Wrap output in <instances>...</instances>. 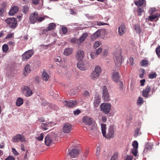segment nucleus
Listing matches in <instances>:
<instances>
[{
	"label": "nucleus",
	"instance_id": "nucleus-5",
	"mask_svg": "<svg viewBox=\"0 0 160 160\" xmlns=\"http://www.w3.org/2000/svg\"><path fill=\"white\" fill-rule=\"evenodd\" d=\"M12 141L13 142H23L26 141V139L24 136L18 134L12 138Z\"/></svg>",
	"mask_w": 160,
	"mask_h": 160
},
{
	"label": "nucleus",
	"instance_id": "nucleus-15",
	"mask_svg": "<svg viewBox=\"0 0 160 160\" xmlns=\"http://www.w3.org/2000/svg\"><path fill=\"white\" fill-rule=\"evenodd\" d=\"M44 139L45 144L47 146H49L52 142V135L51 134H48L45 137Z\"/></svg>",
	"mask_w": 160,
	"mask_h": 160
},
{
	"label": "nucleus",
	"instance_id": "nucleus-2",
	"mask_svg": "<svg viewBox=\"0 0 160 160\" xmlns=\"http://www.w3.org/2000/svg\"><path fill=\"white\" fill-rule=\"evenodd\" d=\"M46 18H48L47 16L44 17L39 16L38 13L35 12L31 13L29 17V20L31 23L34 24L37 22H41L44 20Z\"/></svg>",
	"mask_w": 160,
	"mask_h": 160
},
{
	"label": "nucleus",
	"instance_id": "nucleus-49",
	"mask_svg": "<svg viewBox=\"0 0 160 160\" xmlns=\"http://www.w3.org/2000/svg\"><path fill=\"white\" fill-rule=\"evenodd\" d=\"M108 50L107 49H105V50H104L102 54V56L105 57L107 56L108 53Z\"/></svg>",
	"mask_w": 160,
	"mask_h": 160
},
{
	"label": "nucleus",
	"instance_id": "nucleus-18",
	"mask_svg": "<svg viewBox=\"0 0 160 160\" xmlns=\"http://www.w3.org/2000/svg\"><path fill=\"white\" fill-rule=\"evenodd\" d=\"M77 66L78 68L81 70H85L87 69L86 65L82 61H79L78 63Z\"/></svg>",
	"mask_w": 160,
	"mask_h": 160
},
{
	"label": "nucleus",
	"instance_id": "nucleus-45",
	"mask_svg": "<svg viewBox=\"0 0 160 160\" xmlns=\"http://www.w3.org/2000/svg\"><path fill=\"white\" fill-rule=\"evenodd\" d=\"M7 44L10 46H13L15 45V43L14 40H11L8 41Z\"/></svg>",
	"mask_w": 160,
	"mask_h": 160
},
{
	"label": "nucleus",
	"instance_id": "nucleus-26",
	"mask_svg": "<svg viewBox=\"0 0 160 160\" xmlns=\"http://www.w3.org/2000/svg\"><path fill=\"white\" fill-rule=\"evenodd\" d=\"M113 80L116 82L119 80V76L118 73L117 72H114L112 75Z\"/></svg>",
	"mask_w": 160,
	"mask_h": 160
},
{
	"label": "nucleus",
	"instance_id": "nucleus-44",
	"mask_svg": "<svg viewBox=\"0 0 160 160\" xmlns=\"http://www.w3.org/2000/svg\"><path fill=\"white\" fill-rule=\"evenodd\" d=\"M116 82L117 83L118 85L119 86V88L121 90H122V89L123 86V83L122 82L119 80L118 82Z\"/></svg>",
	"mask_w": 160,
	"mask_h": 160
},
{
	"label": "nucleus",
	"instance_id": "nucleus-41",
	"mask_svg": "<svg viewBox=\"0 0 160 160\" xmlns=\"http://www.w3.org/2000/svg\"><path fill=\"white\" fill-rule=\"evenodd\" d=\"M137 11L138 15L141 16L142 15L141 13L144 12V9L143 8H140L138 7Z\"/></svg>",
	"mask_w": 160,
	"mask_h": 160
},
{
	"label": "nucleus",
	"instance_id": "nucleus-28",
	"mask_svg": "<svg viewBox=\"0 0 160 160\" xmlns=\"http://www.w3.org/2000/svg\"><path fill=\"white\" fill-rule=\"evenodd\" d=\"M100 99L98 97H95L94 100V105L95 107H98L100 103Z\"/></svg>",
	"mask_w": 160,
	"mask_h": 160
},
{
	"label": "nucleus",
	"instance_id": "nucleus-17",
	"mask_svg": "<svg viewBox=\"0 0 160 160\" xmlns=\"http://www.w3.org/2000/svg\"><path fill=\"white\" fill-rule=\"evenodd\" d=\"M151 87L148 85L146 88L143 89L142 91V95L145 97L148 98L151 95H149V93L151 92Z\"/></svg>",
	"mask_w": 160,
	"mask_h": 160
},
{
	"label": "nucleus",
	"instance_id": "nucleus-55",
	"mask_svg": "<svg viewBox=\"0 0 160 160\" xmlns=\"http://www.w3.org/2000/svg\"><path fill=\"white\" fill-rule=\"evenodd\" d=\"M102 51V49L101 48H98L96 51V52H95V53L98 55H99L101 52Z\"/></svg>",
	"mask_w": 160,
	"mask_h": 160
},
{
	"label": "nucleus",
	"instance_id": "nucleus-19",
	"mask_svg": "<svg viewBox=\"0 0 160 160\" xmlns=\"http://www.w3.org/2000/svg\"><path fill=\"white\" fill-rule=\"evenodd\" d=\"M49 76L46 72L45 70H43L42 72V80L45 82H47L49 78Z\"/></svg>",
	"mask_w": 160,
	"mask_h": 160
},
{
	"label": "nucleus",
	"instance_id": "nucleus-24",
	"mask_svg": "<svg viewBox=\"0 0 160 160\" xmlns=\"http://www.w3.org/2000/svg\"><path fill=\"white\" fill-rule=\"evenodd\" d=\"M56 27V25L55 23H51L48 25V27L46 29L43 30V33L45 32L46 31L52 30L54 29Z\"/></svg>",
	"mask_w": 160,
	"mask_h": 160
},
{
	"label": "nucleus",
	"instance_id": "nucleus-14",
	"mask_svg": "<svg viewBox=\"0 0 160 160\" xmlns=\"http://www.w3.org/2000/svg\"><path fill=\"white\" fill-rule=\"evenodd\" d=\"M75 57L77 60L81 61L84 57V52L82 50H78L76 52Z\"/></svg>",
	"mask_w": 160,
	"mask_h": 160
},
{
	"label": "nucleus",
	"instance_id": "nucleus-57",
	"mask_svg": "<svg viewBox=\"0 0 160 160\" xmlns=\"http://www.w3.org/2000/svg\"><path fill=\"white\" fill-rule=\"evenodd\" d=\"M78 39L74 38L71 39V42L72 43L77 44V42H78Z\"/></svg>",
	"mask_w": 160,
	"mask_h": 160
},
{
	"label": "nucleus",
	"instance_id": "nucleus-25",
	"mask_svg": "<svg viewBox=\"0 0 160 160\" xmlns=\"http://www.w3.org/2000/svg\"><path fill=\"white\" fill-rule=\"evenodd\" d=\"M146 148L144 149L143 152L146 153L148 151H150L152 148L153 144L151 143H148L146 144Z\"/></svg>",
	"mask_w": 160,
	"mask_h": 160
},
{
	"label": "nucleus",
	"instance_id": "nucleus-11",
	"mask_svg": "<svg viewBox=\"0 0 160 160\" xmlns=\"http://www.w3.org/2000/svg\"><path fill=\"white\" fill-rule=\"evenodd\" d=\"M72 130V126L69 123H66L63 125V131L65 133H68Z\"/></svg>",
	"mask_w": 160,
	"mask_h": 160
},
{
	"label": "nucleus",
	"instance_id": "nucleus-52",
	"mask_svg": "<svg viewBox=\"0 0 160 160\" xmlns=\"http://www.w3.org/2000/svg\"><path fill=\"white\" fill-rule=\"evenodd\" d=\"M118 153L116 152L115 153L111 158H112V160H113H113H116L118 159Z\"/></svg>",
	"mask_w": 160,
	"mask_h": 160
},
{
	"label": "nucleus",
	"instance_id": "nucleus-63",
	"mask_svg": "<svg viewBox=\"0 0 160 160\" xmlns=\"http://www.w3.org/2000/svg\"><path fill=\"white\" fill-rule=\"evenodd\" d=\"M81 112V111L78 109H77L73 111V113L74 115L79 114Z\"/></svg>",
	"mask_w": 160,
	"mask_h": 160
},
{
	"label": "nucleus",
	"instance_id": "nucleus-64",
	"mask_svg": "<svg viewBox=\"0 0 160 160\" xmlns=\"http://www.w3.org/2000/svg\"><path fill=\"white\" fill-rule=\"evenodd\" d=\"M155 10L156 9L155 8H151L150 9L149 12L151 14H152V13L155 11Z\"/></svg>",
	"mask_w": 160,
	"mask_h": 160
},
{
	"label": "nucleus",
	"instance_id": "nucleus-9",
	"mask_svg": "<svg viewBox=\"0 0 160 160\" xmlns=\"http://www.w3.org/2000/svg\"><path fill=\"white\" fill-rule=\"evenodd\" d=\"M22 90L26 97H30L32 94V91L28 86H24L23 87L22 89Z\"/></svg>",
	"mask_w": 160,
	"mask_h": 160
},
{
	"label": "nucleus",
	"instance_id": "nucleus-37",
	"mask_svg": "<svg viewBox=\"0 0 160 160\" xmlns=\"http://www.w3.org/2000/svg\"><path fill=\"white\" fill-rule=\"evenodd\" d=\"M158 15H159V16H160V15L158 13H156L155 14L149 16L148 18L149 19L150 21H152L154 19L158 17Z\"/></svg>",
	"mask_w": 160,
	"mask_h": 160
},
{
	"label": "nucleus",
	"instance_id": "nucleus-4",
	"mask_svg": "<svg viewBox=\"0 0 160 160\" xmlns=\"http://www.w3.org/2000/svg\"><path fill=\"white\" fill-rule=\"evenodd\" d=\"M101 67L98 66H96L93 71L90 75V78L93 80H96L99 76L101 72Z\"/></svg>",
	"mask_w": 160,
	"mask_h": 160
},
{
	"label": "nucleus",
	"instance_id": "nucleus-53",
	"mask_svg": "<svg viewBox=\"0 0 160 160\" xmlns=\"http://www.w3.org/2000/svg\"><path fill=\"white\" fill-rule=\"evenodd\" d=\"M90 94L88 91H85L83 93V95L84 97H88Z\"/></svg>",
	"mask_w": 160,
	"mask_h": 160
},
{
	"label": "nucleus",
	"instance_id": "nucleus-62",
	"mask_svg": "<svg viewBox=\"0 0 160 160\" xmlns=\"http://www.w3.org/2000/svg\"><path fill=\"white\" fill-rule=\"evenodd\" d=\"M133 61L134 59L133 58L131 57L129 59V62H130V64L131 65H133Z\"/></svg>",
	"mask_w": 160,
	"mask_h": 160
},
{
	"label": "nucleus",
	"instance_id": "nucleus-51",
	"mask_svg": "<svg viewBox=\"0 0 160 160\" xmlns=\"http://www.w3.org/2000/svg\"><path fill=\"white\" fill-rule=\"evenodd\" d=\"M157 55L158 57H160V46L157 47L156 49Z\"/></svg>",
	"mask_w": 160,
	"mask_h": 160
},
{
	"label": "nucleus",
	"instance_id": "nucleus-42",
	"mask_svg": "<svg viewBox=\"0 0 160 160\" xmlns=\"http://www.w3.org/2000/svg\"><path fill=\"white\" fill-rule=\"evenodd\" d=\"M142 66H146L148 64V62L146 60H142L140 62Z\"/></svg>",
	"mask_w": 160,
	"mask_h": 160
},
{
	"label": "nucleus",
	"instance_id": "nucleus-32",
	"mask_svg": "<svg viewBox=\"0 0 160 160\" xmlns=\"http://www.w3.org/2000/svg\"><path fill=\"white\" fill-rule=\"evenodd\" d=\"M145 2V0H139L138 1H136L135 3L136 5L139 7L143 5Z\"/></svg>",
	"mask_w": 160,
	"mask_h": 160
},
{
	"label": "nucleus",
	"instance_id": "nucleus-43",
	"mask_svg": "<svg viewBox=\"0 0 160 160\" xmlns=\"http://www.w3.org/2000/svg\"><path fill=\"white\" fill-rule=\"evenodd\" d=\"M101 44V43L99 41H96L93 45V48H96L99 47Z\"/></svg>",
	"mask_w": 160,
	"mask_h": 160
},
{
	"label": "nucleus",
	"instance_id": "nucleus-50",
	"mask_svg": "<svg viewBox=\"0 0 160 160\" xmlns=\"http://www.w3.org/2000/svg\"><path fill=\"white\" fill-rule=\"evenodd\" d=\"M91 58L92 59H94L97 57L98 55L95 53V52H93L90 53Z\"/></svg>",
	"mask_w": 160,
	"mask_h": 160
},
{
	"label": "nucleus",
	"instance_id": "nucleus-47",
	"mask_svg": "<svg viewBox=\"0 0 160 160\" xmlns=\"http://www.w3.org/2000/svg\"><path fill=\"white\" fill-rule=\"evenodd\" d=\"M138 148H133L132 149V153L135 156H136L138 152Z\"/></svg>",
	"mask_w": 160,
	"mask_h": 160
},
{
	"label": "nucleus",
	"instance_id": "nucleus-27",
	"mask_svg": "<svg viewBox=\"0 0 160 160\" xmlns=\"http://www.w3.org/2000/svg\"><path fill=\"white\" fill-rule=\"evenodd\" d=\"M31 71V68L29 64L27 65L24 68V74L26 76Z\"/></svg>",
	"mask_w": 160,
	"mask_h": 160
},
{
	"label": "nucleus",
	"instance_id": "nucleus-22",
	"mask_svg": "<svg viewBox=\"0 0 160 160\" xmlns=\"http://www.w3.org/2000/svg\"><path fill=\"white\" fill-rule=\"evenodd\" d=\"M125 27L124 23H122L118 28V33L120 35H122L125 32Z\"/></svg>",
	"mask_w": 160,
	"mask_h": 160
},
{
	"label": "nucleus",
	"instance_id": "nucleus-10",
	"mask_svg": "<svg viewBox=\"0 0 160 160\" xmlns=\"http://www.w3.org/2000/svg\"><path fill=\"white\" fill-rule=\"evenodd\" d=\"M102 93L103 97L105 101H108L109 98V97L107 87L104 86L102 88Z\"/></svg>",
	"mask_w": 160,
	"mask_h": 160
},
{
	"label": "nucleus",
	"instance_id": "nucleus-7",
	"mask_svg": "<svg viewBox=\"0 0 160 160\" xmlns=\"http://www.w3.org/2000/svg\"><path fill=\"white\" fill-rule=\"evenodd\" d=\"M5 22L11 28H15L17 26V21L14 18H8L5 20Z\"/></svg>",
	"mask_w": 160,
	"mask_h": 160
},
{
	"label": "nucleus",
	"instance_id": "nucleus-3",
	"mask_svg": "<svg viewBox=\"0 0 160 160\" xmlns=\"http://www.w3.org/2000/svg\"><path fill=\"white\" fill-rule=\"evenodd\" d=\"M122 50L121 49L116 51L114 53V60L116 65L119 67L121 65L122 61Z\"/></svg>",
	"mask_w": 160,
	"mask_h": 160
},
{
	"label": "nucleus",
	"instance_id": "nucleus-34",
	"mask_svg": "<svg viewBox=\"0 0 160 160\" xmlns=\"http://www.w3.org/2000/svg\"><path fill=\"white\" fill-rule=\"evenodd\" d=\"M134 28L137 33H140L141 32V28L139 25H135L134 26Z\"/></svg>",
	"mask_w": 160,
	"mask_h": 160
},
{
	"label": "nucleus",
	"instance_id": "nucleus-20",
	"mask_svg": "<svg viewBox=\"0 0 160 160\" xmlns=\"http://www.w3.org/2000/svg\"><path fill=\"white\" fill-rule=\"evenodd\" d=\"M49 124L50 125V126H53L54 125V124L52 122L43 123L42 124L41 127L44 130H48L49 129Z\"/></svg>",
	"mask_w": 160,
	"mask_h": 160
},
{
	"label": "nucleus",
	"instance_id": "nucleus-21",
	"mask_svg": "<svg viewBox=\"0 0 160 160\" xmlns=\"http://www.w3.org/2000/svg\"><path fill=\"white\" fill-rule=\"evenodd\" d=\"M88 34L87 33H83L82 36L78 39V42H77V44L79 45L83 42L85 38L88 36Z\"/></svg>",
	"mask_w": 160,
	"mask_h": 160
},
{
	"label": "nucleus",
	"instance_id": "nucleus-23",
	"mask_svg": "<svg viewBox=\"0 0 160 160\" xmlns=\"http://www.w3.org/2000/svg\"><path fill=\"white\" fill-rule=\"evenodd\" d=\"M18 6H14L10 10L9 14L10 15L13 16L18 11Z\"/></svg>",
	"mask_w": 160,
	"mask_h": 160
},
{
	"label": "nucleus",
	"instance_id": "nucleus-1",
	"mask_svg": "<svg viewBox=\"0 0 160 160\" xmlns=\"http://www.w3.org/2000/svg\"><path fill=\"white\" fill-rule=\"evenodd\" d=\"M101 130L103 136L106 138L109 139L113 137L114 134V128L113 126H110L108 129L107 134H106V126L105 124H101Z\"/></svg>",
	"mask_w": 160,
	"mask_h": 160
},
{
	"label": "nucleus",
	"instance_id": "nucleus-40",
	"mask_svg": "<svg viewBox=\"0 0 160 160\" xmlns=\"http://www.w3.org/2000/svg\"><path fill=\"white\" fill-rule=\"evenodd\" d=\"M29 11L28 7L27 6L25 5L24 6L22 9V12L25 14H26Z\"/></svg>",
	"mask_w": 160,
	"mask_h": 160
},
{
	"label": "nucleus",
	"instance_id": "nucleus-58",
	"mask_svg": "<svg viewBox=\"0 0 160 160\" xmlns=\"http://www.w3.org/2000/svg\"><path fill=\"white\" fill-rule=\"evenodd\" d=\"M133 157L130 155H127L124 160H132Z\"/></svg>",
	"mask_w": 160,
	"mask_h": 160
},
{
	"label": "nucleus",
	"instance_id": "nucleus-8",
	"mask_svg": "<svg viewBox=\"0 0 160 160\" xmlns=\"http://www.w3.org/2000/svg\"><path fill=\"white\" fill-rule=\"evenodd\" d=\"M34 53V51L33 50H30L26 51L22 55V60H27L32 56Z\"/></svg>",
	"mask_w": 160,
	"mask_h": 160
},
{
	"label": "nucleus",
	"instance_id": "nucleus-30",
	"mask_svg": "<svg viewBox=\"0 0 160 160\" xmlns=\"http://www.w3.org/2000/svg\"><path fill=\"white\" fill-rule=\"evenodd\" d=\"M23 103V100L21 98H18L16 101V105L17 106L19 107L21 106Z\"/></svg>",
	"mask_w": 160,
	"mask_h": 160
},
{
	"label": "nucleus",
	"instance_id": "nucleus-16",
	"mask_svg": "<svg viewBox=\"0 0 160 160\" xmlns=\"http://www.w3.org/2000/svg\"><path fill=\"white\" fill-rule=\"evenodd\" d=\"M64 104L68 107H73L77 104V102L74 100L69 101H65L63 102Z\"/></svg>",
	"mask_w": 160,
	"mask_h": 160
},
{
	"label": "nucleus",
	"instance_id": "nucleus-56",
	"mask_svg": "<svg viewBox=\"0 0 160 160\" xmlns=\"http://www.w3.org/2000/svg\"><path fill=\"white\" fill-rule=\"evenodd\" d=\"M5 160H15V158L12 156H9Z\"/></svg>",
	"mask_w": 160,
	"mask_h": 160
},
{
	"label": "nucleus",
	"instance_id": "nucleus-6",
	"mask_svg": "<svg viewBox=\"0 0 160 160\" xmlns=\"http://www.w3.org/2000/svg\"><path fill=\"white\" fill-rule=\"evenodd\" d=\"M111 105L108 103H102L100 105V108L102 111L105 114H108L111 109Z\"/></svg>",
	"mask_w": 160,
	"mask_h": 160
},
{
	"label": "nucleus",
	"instance_id": "nucleus-59",
	"mask_svg": "<svg viewBox=\"0 0 160 160\" xmlns=\"http://www.w3.org/2000/svg\"><path fill=\"white\" fill-rule=\"evenodd\" d=\"M55 60L56 62H59L61 61V59L60 57L56 56L55 58Z\"/></svg>",
	"mask_w": 160,
	"mask_h": 160
},
{
	"label": "nucleus",
	"instance_id": "nucleus-33",
	"mask_svg": "<svg viewBox=\"0 0 160 160\" xmlns=\"http://www.w3.org/2000/svg\"><path fill=\"white\" fill-rule=\"evenodd\" d=\"M157 76V73L155 72H152L149 74L148 77L151 79H152L155 78Z\"/></svg>",
	"mask_w": 160,
	"mask_h": 160
},
{
	"label": "nucleus",
	"instance_id": "nucleus-35",
	"mask_svg": "<svg viewBox=\"0 0 160 160\" xmlns=\"http://www.w3.org/2000/svg\"><path fill=\"white\" fill-rule=\"evenodd\" d=\"M90 125L91 126L90 129L91 130L96 131L97 130V125L95 121Z\"/></svg>",
	"mask_w": 160,
	"mask_h": 160
},
{
	"label": "nucleus",
	"instance_id": "nucleus-46",
	"mask_svg": "<svg viewBox=\"0 0 160 160\" xmlns=\"http://www.w3.org/2000/svg\"><path fill=\"white\" fill-rule=\"evenodd\" d=\"M132 145L133 148H138V143L136 141H134L132 143Z\"/></svg>",
	"mask_w": 160,
	"mask_h": 160
},
{
	"label": "nucleus",
	"instance_id": "nucleus-29",
	"mask_svg": "<svg viewBox=\"0 0 160 160\" xmlns=\"http://www.w3.org/2000/svg\"><path fill=\"white\" fill-rule=\"evenodd\" d=\"M72 52V50L71 48H67L65 49L63 53L65 56H68L71 54Z\"/></svg>",
	"mask_w": 160,
	"mask_h": 160
},
{
	"label": "nucleus",
	"instance_id": "nucleus-12",
	"mask_svg": "<svg viewBox=\"0 0 160 160\" xmlns=\"http://www.w3.org/2000/svg\"><path fill=\"white\" fill-rule=\"evenodd\" d=\"M82 121L85 124L89 126L94 121L91 117L87 116H84L82 118Z\"/></svg>",
	"mask_w": 160,
	"mask_h": 160
},
{
	"label": "nucleus",
	"instance_id": "nucleus-48",
	"mask_svg": "<svg viewBox=\"0 0 160 160\" xmlns=\"http://www.w3.org/2000/svg\"><path fill=\"white\" fill-rule=\"evenodd\" d=\"M14 33H12L10 34H8L7 35V36L5 38V40H7L8 39L11 38L13 37Z\"/></svg>",
	"mask_w": 160,
	"mask_h": 160
},
{
	"label": "nucleus",
	"instance_id": "nucleus-54",
	"mask_svg": "<svg viewBox=\"0 0 160 160\" xmlns=\"http://www.w3.org/2000/svg\"><path fill=\"white\" fill-rule=\"evenodd\" d=\"M12 151L13 152V154L15 156H17L19 154L18 153L16 149L14 148H12Z\"/></svg>",
	"mask_w": 160,
	"mask_h": 160
},
{
	"label": "nucleus",
	"instance_id": "nucleus-38",
	"mask_svg": "<svg viewBox=\"0 0 160 160\" xmlns=\"http://www.w3.org/2000/svg\"><path fill=\"white\" fill-rule=\"evenodd\" d=\"M143 102V99L140 97H139L138 98L137 101V104L139 106H141Z\"/></svg>",
	"mask_w": 160,
	"mask_h": 160
},
{
	"label": "nucleus",
	"instance_id": "nucleus-36",
	"mask_svg": "<svg viewBox=\"0 0 160 160\" xmlns=\"http://www.w3.org/2000/svg\"><path fill=\"white\" fill-rule=\"evenodd\" d=\"M2 49L4 52H6L9 49L8 45L6 44H4L2 47Z\"/></svg>",
	"mask_w": 160,
	"mask_h": 160
},
{
	"label": "nucleus",
	"instance_id": "nucleus-31",
	"mask_svg": "<svg viewBox=\"0 0 160 160\" xmlns=\"http://www.w3.org/2000/svg\"><path fill=\"white\" fill-rule=\"evenodd\" d=\"M100 35V31L99 30H97L94 33L92 36L93 39H96L99 37Z\"/></svg>",
	"mask_w": 160,
	"mask_h": 160
},
{
	"label": "nucleus",
	"instance_id": "nucleus-60",
	"mask_svg": "<svg viewBox=\"0 0 160 160\" xmlns=\"http://www.w3.org/2000/svg\"><path fill=\"white\" fill-rule=\"evenodd\" d=\"M97 25L98 26H101L104 25H108V24L99 21L97 22Z\"/></svg>",
	"mask_w": 160,
	"mask_h": 160
},
{
	"label": "nucleus",
	"instance_id": "nucleus-61",
	"mask_svg": "<svg viewBox=\"0 0 160 160\" xmlns=\"http://www.w3.org/2000/svg\"><path fill=\"white\" fill-rule=\"evenodd\" d=\"M100 149V148L99 147V146H97V151L96 153V155L97 156H98L99 155Z\"/></svg>",
	"mask_w": 160,
	"mask_h": 160
},
{
	"label": "nucleus",
	"instance_id": "nucleus-39",
	"mask_svg": "<svg viewBox=\"0 0 160 160\" xmlns=\"http://www.w3.org/2000/svg\"><path fill=\"white\" fill-rule=\"evenodd\" d=\"M44 137L43 133H42L38 135V136L36 137V139L39 141H42Z\"/></svg>",
	"mask_w": 160,
	"mask_h": 160
},
{
	"label": "nucleus",
	"instance_id": "nucleus-13",
	"mask_svg": "<svg viewBox=\"0 0 160 160\" xmlns=\"http://www.w3.org/2000/svg\"><path fill=\"white\" fill-rule=\"evenodd\" d=\"M79 151L77 149H73L68 150V154L72 158H75L77 157L79 153Z\"/></svg>",
	"mask_w": 160,
	"mask_h": 160
}]
</instances>
